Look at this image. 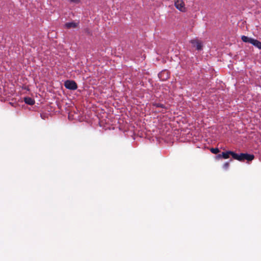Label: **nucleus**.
I'll use <instances>...</instances> for the list:
<instances>
[{
	"instance_id": "1",
	"label": "nucleus",
	"mask_w": 261,
	"mask_h": 261,
	"mask_svg": "<svg viewBox=\"0 0 261 261\" xmlns=\"http://www.w3.org/2000/svg\"><path fill=\"white\" fill-rule=\"evenodd\" d=\"M233 155L234 159L238 160L241 162L244 161L245 160H247V161H251L253 160L254 158V155L253 154H250L248 153H241L240 154H237L234 152Z\"/></svg>"
},
{
	"instance_id": "2",
	"label": "nucleus",
	"mask_w": 261,
	"mask_h": 261,
	"mask_svg": "<svg viewBox=\"0 0 261 261\" xmlns=\"http://www.w3.org/2000/svg\"><path fill=\"white\" fill-rule=\"evenodd\" d=\"M174 6L180 12H185L187 11V8L185 7V4L183 0H175Z\"/></svg>"
},
{
	"instance_id": "3",
	"label": "nucleus",
	"mask_w": 261,
	"mask_h": 261,
	"mask_svg": "<svg viewBox=\"0 0 261 261\" xmlns=\"http://www.w3.org/2000/svg\"><path fill=\"white\" fill-rule=\"evenodd\" d=\"M64 86L66 88L71 90H75L77 88V84L74 81L71 80L66 81L64 83Z\"/></svg>"
},
{
	"instance_id": "4",
	"label": "nucleus",
	"mask_w": 261,
	"mask_h": 261,
	"mask_svg": "<svg viewBox=\"0 0 261 261\" xmlns=\"http://www.w3.org/2000/svg\"><path fill=\"white\" fill-rule=\"evenodd\" d=\"M190 43L192 44L193 47H196V49L198 50H201L202 49V42L197 39H192L190 41Z\"/></svg>"
},
{
	"instance_id": "5",
	"label": "nucleus",
	"mask_w": 261,
	"mask_h": 261,
	"mask_svg": "<svg viewBox=\"0 0 261 261\" xmlns=\"http://www.w3.org/2000/svg\"><path fill=\"white\" fill-rule=\"evenodd\" d=\"M234 152L232 151H227L226 152H222L221 154H219L217 155L218 158H223L224 159H227L229 158V155H231L233 158Z\"/></svg>"
},
{
	"instance_id": "6",
	"label": "nucleus",
	"mask_w": 261,
	"mask_h": 261,
	"mask_svg": "<svg viewBox=\"0 0 261 261\" xmlns=\"http://www.w3.org/2000/svg\"><path fill=\"white\" fill-rule=\"evenodd\" d=\"M78 23L75 22H67L65 24V27L67 29H71V28H75L78 25Z\"/></svg>"
},
{
	"instance_id": "7",
	"label": "nucleus",
	"mask_w": 261,
	"mask_h": 261,
	"mask_svg": "<svg viewBox=\"0 0 261 261\" xmlns=\"http://www.w3.org/2000/svg\"><path fill=\"white\" fill-rule=\"evenodd\" d=\"M251 44L257 47L258 49H261V42L257 40L253 39L251 40Z\"/></svg>"
},
{
	"instance_id": "8",
	"label": "nucleus",
	"mask_w": 261,
	"mask_h": 261,
	"mask_svg": "<svg viewBox=\"0 0 261 261\" xmlns=\"http://www.w3.org/2000/svg\"><path fill=\"white\" fill-rule=\"evenodd\" d=\"M24 101L25 103L29 105H33L35 103V100L30 97H27L24 98Z\"/></svg>"
},
{
	"instance_id": "9",
	"label": "nucleus",
	"mask_w": 261,
	"mask_h": 261,
	"mask_svg": "<svg viewBox=\"0 0 261 261\" xmlns=\"http://www.w3.org/2000/svg\"><path fill=\"white\" fill-rule=\"evenodd\" d=\"M241 39L243 42L250 43H251V40L253 39V38H249L246 36H242Z\"/></svg>"
},
{
	"instance_id": "10",
	"label": "nucleus",
	"mask_w": 261,
	"mask_h": 261,
	"mask_svg": "<svg viewBox=\"0 0 261 261\" xmlns=\"http://www.w3.org/2000/svg\"><path fill=\"white\" fill-rule=\"evenodd\" d=\"M153 106L155 107H157V108H165V106L164 105L162 104V103H154L153 104Z\"/></svg>"
},
{
	"instance_id": "11",
	"label": "nucleus",
	"mask_w": 261,
	"mask_h": 261,
	"mask_svg": "<svg viewBox=\"0 0 261 261\" xmlns=\"http://www.w3.org/2000/svg\"><path fill=\"white\" fill-rule=\"evenodd\" d=\"M211 151L214 154H217L219 152L220 150L218 148H212L211 149Z\"/></svg>"
},
{
	"instance_id": "12",
	"label": "nucleus",
	"mask_w": 261,
	"mask_h": 261,
	"mask_svg": "<svg viewBox=\"0 0 261 261\" xmlns=\"http://www.w3.org/2000/svg\"><path fill=\"white\" fill-rule=\"evenodd\" d=\"M229 162H226L223 166V168L225 169H227L228 167H229Z\"/></svg>"
},
{
	"instance_id": "13",
	"label": "nucleus",
	"mask_w": 261,
	"mask_h": 261,
	"mask_svg": "<svg viewBox=\"0 0 261 261\" xmlns=\"http://www.w3.org/2000/svg\"><path fill=\"white\" fill-rule=\"evenodd\" d=\"M70 3H75V4H77V3H79L81 0H68Z\"/></svg>"
},
{
	"instance_id": "14",
	"label": "nucleus",
	"mask_w": 261,
	"mask_h": 261,
	"mask_svg": "<svg viewBox=\"0 0 261 261\" xmlns=\"http://www.w3.org/2000/svg\"><path fill=\"white\" fill-rule=\"evenodd\" d=\"M165 72H166V71L162 72L160 73L159 74V77H160V78H161V76H162V75L163 74H164Z\"/></svg>"
}]
</instances>
